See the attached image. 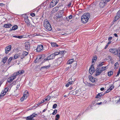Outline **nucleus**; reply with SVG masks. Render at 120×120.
Instances as JSON below:
<instances>
[{
  "label": "nucleus",
  "instance_id": "nucleus-49",
  "mask_svg": "<svg viewBox=\"0 0 120 120\" xmlns=\"http://www.w3.org/2000/svg\"><path fill=\"white\" fill-rule=\"evenodd\" d=\"M46 98H47V99H48V100H49L50 98V96H47V97Z\"/></svg>",
  "mask_w": 120,
  "mask_h": 120
},
{
  "label": "nucleus",
  "instance_id": "nucleus-16",
  "mask_svg": "<svg viewBox=\"0 0 120 120\" xmlns=\"http://www.w3.org/2000/svg\"><path fill=\"white\" fill-rule=\"evenodd\" d=\"M25 49L27 50H28L30 49V45L29 44V43L27 42H25Z\"/></svg>",
  "mask_w": 120,
  "mask_h": 120
},
{
  "label": "nucleus",
  "instance_id": "nucleus-38",
  "mask_svg": "<svg viewBox=\"0 0 120 120\" xmlns=\"http://www.w3.org/2000/svg\"><path fill=\"white\" fill-rule=\"evenodd\" d=\"M8 87H7L3 91L4 92H5L6 93L8 91Z\"/></svg>",
  "mask_w": 120,
  "mask_h": 120
},
{
  "label": "nucleus",
  "instance_id": "nucleus-40",
  "mask_svg": "<svg viewBox=\"0 0 120 120\" xmlns=\"http://www.w3.org/2000/svg\"><path fill=\"white\" fill-rule=\"evenodd\" d=\"M104 62H103L101 63H100L98 65V66L99 67H101L104 64Z\"/></svg>",
  "mask_w": 120,
  "mask_h": 120
},
{
  "label": "nucleus",
  "instance_id": "nucleus-32",
  "mask_svg": "<svg viewBox=\"0 0 120 120\" xmlns=\"http://www.w3.org/2000/svg\"><path fill=\"white\" fill-rule=\"evenodd\" d=\"M23 37V36H13V37L16 38H19V39H21Z\"/></svg>",
  "mask_w": 120,
  "mask_h": 120
},
{
  "label": "nucleus",
  "instance_id": "nucleus-5",
  "mask_svg": "<svg viewBox=\"0 0 120 120\" xmlns=\"http://www.w3.org/2000/svg\"><path fill=\"white\" fill-rule=\"evenodd\" d=\"M24 21L28 26L32 27L34 26L33 25L30 23L28 17L27 16L25 18Z\"/></svg>",
  "mask_w": 120,
  "mask_h": 120
},
{
  "label": "nucleus",
  "instance_id": "nucleus-24",
  "mask_svg": "<svg viewBox=\"0 0 120 120\" xmlns=\"http://www.w3.org/2000/svg\"><path fill=\"white\" fill-rule=\"evenodd\" d=\"M48 57H49V60L53 59L55 57L53 54H51Z\"/></svg>",
  "mask_w": 120,
  "mask_h": 120
},
{
  "label": "nucleus",
  "instance_id": "nucleus-59",
  "mask_svg": "<svg viewBox=\"0 0 120 120\" xmlns=\"http://www.w3.org/2000/svg\"><path fill=\"white\" fill-rule=\"evenodd\" d=\"M114 35L116 37H118L117 35V34L115 33L114 34Z\"/></svg>",
  "mask_w": 120,
  "mask_h": 120
},
{
  "label": "nucleus",
  "instance_id": "nucleus-60",
  "mask_svg": "<svg viewBox=\"0 0 120 120\" xmlns=\"http://www.w3.org/2000/svg\"><path fill=\"white\" fill-rule=\"evenodd\" d=\"M41 104L42 103H41V102H39L37 104V105H39Z\"/></svg>",
  "mask_w": 120,
  "mask_h": 120
},
{
  "label": "nucleus",
  "instance_id": "nucleus-2",
  "mask_svg": "<svg viewBox=\"0 0 120 120\" xmlns=\"http://www.w3.org/2000/svg\"><path fill=\"white\" fill-rule=\"evenodd\" d=\"M90 15L89 13H85L81 16V22L83 23H86L90 17Z\"/></svg>",
  "mask_w": 120,
  "mask_h": 120
},
{
  "label": "nucleus",
  "instance_id": "nucleus-33",
  "mask_svg": "<svg viewBox=\"0 0 120 120\" xmlns=\"http://www.w3.org/2000/svg\"><path fill=\"white\" fill-rule=\"evenodd\" d=\"M18 27L17 25H15L12 27V30H15L18 28Z\"/></svg>",
  "mask_w": 120,
  "mask_h": 120
},
{
  "label": "nucleus",
  "instance_id": "nucleus-29",
  "mask_svg": "<svg viewBox=\"0 0 120 120\" xmlns=\"http://www.w3.org/2000/svg\"><path fill=\"white\" fill-rule=\"evenodd\" d=\"M102 95V94L101 93L98 94L97 95L96 97V98H100Z\"/></svg>",
  "mask_w": 120,
  "mask_h": 120
},
{
  "label": "nucleus",
  "instance_id": "nucleus-48",
  "mask_svg": "<svg viewBox=\"0 0 120 120\" xmlns=\"http://www.w3.org/2000/svg\"><path fill=\"white\" fill-rule=\"evenodd\" d=\"M30 15L32 17H34L35 16V14L34 13H32Z\"/></svg>",
  "mask_w": 120,
  "mask_h": 120
},
{
  "label": "nucleus",
  "instance_id": "nucleus-4",
  "mask_svg": "<svg viewBox=\"0 0 120 120\" xmlns=\"http://www.w3.org/2000/svg\"><path fill=\"white\" fill-rule=\"evenodd\" d=\"M29 95V94L27 91H25L24 93L23 96L21 98L20 100L21 101H23L26 99Z\"/></svg>",
  "mask_w": 120,
  "mask_h": 120
},
{
  "label": "nucleus",
  "instance_id": "nucleus-39",
  "mask_svg": "<svg viewBox=\"0 0 120 120\" xmlns=\"http://www.w3.org/2000/svg\"><path fill=\"white\" fill-rule=\"evenodd\" d=\"M50 66H45L42 67H41V68H44L45 69H47L49 68V67Z\"/></svg>",
  "mask_w": 120,
  "mask_h": 120
},
{
  "label": "nucleus",
  "instance_id": "nucleus-27",
  "mask_svg": "<svg viewBox=\"0 0 120 120\" xmlns=\"http://www.w3.org/2000/svg\"><path fill=\"white\" fill-rule=\"evenodd\" d=\"M6 94V93L5 92H4L3 91H2L0 95V98H1V97L4 96Z\"/></svg>",
  "mask_w": 120,
  "mask_h": 120
},
{
  "label": "nucleus",
  "instance_id": "nucleus-11",
  "mask_svg": "<svg viewBox=\"0 0 120 120\" xmlns=\"http://www.w3.org/2000/svg\"><path fill=\"white\" fill-rule=\"evenodd\" d=\"M94 66L92 65L91 67L90 68L89 70V72L90 74L92 75L94 72Z\"/></svg>",
  "mask_w": 120,
  "mask_h": 120
},
{
  "label": "nucleus",
  "instance_id": "nucleus-7",
  "mask_svg": "<svg viewBox=\"0 0 120 120\" xmlns=\"http://www.w3.org/2000/svg\"><path fill=\"white\" fill-rule=\"evenodd\" d=\"M118 49H116L115 48H114L112 49H110L109 50V51L113 53L115 55H117L118 53Z\"/></svg>",
  "mask_w": 120,
  "mask_h": 120
},
{
  "label": "nucleus",
  "instance_id": "nucleus-30",
  "mask_svg": "<svg viewBox=\"0 0 120 120\" xmlns=\"http://www.w3.org/2000/svg\"><path fill=\"white\" fill-rule=\"evenodd\" d=\"M20 56L19 54H16L14 55V58L15 59H17V58H19Z\"/></svg>",
  "mask_w": 120,
  "mask_h": 120
},
{
  "label": "nucleus",
  "instance_id": "nucleus-1",
  "mask_svg": "<svg viewBox=\"0 0 120 120\" xmlns=\"http://www.w3.org/2000/svg\"><path fill=\"white\" fill-rule=\"evenodd\" d=\"M24 72V71L23 70L19 71L14 73L13 75V76L11 77L8 79V81L9 83L11 82L12 81L15 79L16 77V76L19 74H22Z\"/></svg>",
  "mask_w": 120,
  "mask_h": 120
},
{
  "label": "nucleus",
  "instance_id": "nucleus-23",
  "mask_svg": "<svg viewBox=\"0 0 120 120\" xmlns=\"http://www.w3.org/2000/svg\"><path fill=\"white\" fill-rule=\"evenodd\" d=\"M12 25L10 24H5L4 26L5 28H9L11 27Z\"/></svg>",
  "mask_w": 120,
  "mask_h": 120
},
{
  "label": "nucleus",
  "instance_id": "nucleus-37",
  "mask_svg": "<svg viewBox=\"0 0 120 120\" xmlns=\"http://www.w3.org/2000/svg\"><path fill=\"white\" fill-rule=\"evenodd\" d=\"M55 120H58V119L60 118V115L59 114H57L56 116Z\"/></svg>",
  "mask_w": 120,
  "mask_h": 120
},
{
  "label": "nucleus",
  "instance_id": "nucleus-31",
  "mask_svg": "<svg viewBox=\"0 0 120 120\" xmlns=\"http://www.w3.org/2000/svg\"><path fill=\"white\" fill-rule=\"evenodd\" d=\"M118 62L116 63L115 64L114 68L115 69H117L118 67Z\"/></svg>",
  "mask_w": 120,
  "mask_h": 120
},
{
  "label": "nucleus",
  "instance_id": "nucleus-8",
  "mask_svg": "<svg viewBox=\"0 0 120 120\" xmlns=\"http://www.w3.org/2000/svg\"><path fill=\"white\" fill-rule=\"evenodd\" d=\"M59 0H53L50 3V7H53L55 6L58 2Z\"/></svg>",
  "mask_w": 120,
  "mask_h": 120
},
{
  "label": "nucleus",
  "instance_id": "nucleus-19",
  "mask_svg": "<svg viewBox=\"0 0 120 120\" xmlns=\"http://www.w3.org/2000/svg\"><path fill=\"white\" fill-rule=\"evenodd\" d=\"M114 86H111L106 91V93H108L111 90H112L114 88Z\"/></svg>",
  "mask_w": 120,
  "mask_h": 120
},
{
  "label": "nucleus",
  "instance_id": "nucleus-55",
  "mask_svg": "<svg viewBox=\"0 0 120 120\" xmlns=\"http://www.w3.org/2000/svg\"><path fill=\"white\" fill-rule=\"evenodd\" d=\"M112 42V41H109L108 42V43L107 44L108 45H109V44H111V43Z\"/></svg>",
  "mask_w": 120,
  "mask_h": 120
},
{
  "label": "nucleus",
  "instance_id": "nucleus-17",
  "mask_svg": "<svg viewBox=\"0 0 120 120\" xmlns=\"http://www.w3.org/2000/svg\"><path fill=\"white\" fill-rule=\"evenodd\" d=\"M59 9V7H56L54 8L51 11L52 13H53L56 12Z\"/></svg>",
  "mask_w": 120,
  "mask_h": 120
},
{
  "label": "nucleus",
  "instance_id": "nucleus-51",
  "mask_svg": "<svg viewBox=\"0 0 120 120\" xmlns=\"http://www.w3.org/2000/svg\"><path fill=\"white\" fill-rule=\"evenodd\" d=\"M60 12L59 13H60L61 14H62L63 13H64V10H61L60 11Z\"/></svg>",
  "mask_w": 120,
  "mask_h": 120
},
{
  "label": "nucleus",
  "instance_id": "nucleus-57",
  "mask_svg": "<svg viewBox=\"0 0 120 120\" xmlns=\"http://www.w3.org/2000/svg\"><path fill=\"white\" fill-rule=\"evenodd\" d=\"M62 17V15H61L60 16L58 15L57 17V18H60Z\"/></svg>",
  "mask_w": 120,
  "mask_h": 120
},
{
  "label": "nucleus",
  "instance_id": "nucleus-45",
  "mask_svg": "<svg viewBox=\"0 0 120 120\" xmlns=\"http://www.w3.org/2000/svg\"><path fill=\"white\" fill-rule=\"evenodd\" d=\"M80 90H76L75 91H74V93L75 92V94H80V93H79V91Z\"/></svg>",
  "mask_w": 120,
  "mask_h": 120
},
{
  "label": "nucleus",
  "instance_id": "nucleus-46",
  "mask_svg": "<svg viewBox=\"0 0 120 120\" xmlns=\"http://www.w3.org/2000/svg\"><path fill=\"white\" fill-rule=\"evenodd\" d=\"M64 51H60L59 52V54H63L64 53Z\"/></svg>",
  "mask_w": 120,
  "mask_h": 120
},
{
  "label": "nucleus",
  "instance_id": "nucleus-6",
  "mask_svg": "<svg viewBox=\"0 0 120 120\" xmlns=\"http://www.w3.org/2000/svg\"><path fill=\"white\" fill-rule=\"evenodd\" d=\"M37 115V114L34 113H33L31 115L27 117L26 118V120H34L33 118L34 117H35Z\"/></svg>",
  "mask_w": 120,
  "mask_h": 120
},
{
  "label": "nucleus",
  "instance_id": "nucleus-21",
  "mask_svg": "<svg viewBox=\"0 0 120 120\" xmlns=\"http://www.w3.org/2000/svg\"><path fill=\"white\" fill-rule=\"evenodd\" d=\"M51 44L52 47H58V45L56 44V43L55 42H51Z\"/></svg>",
  "mask_w": 120,
  "mask_h": 120
},
{
  "label": "nucleus",
  "instance_id": "nucleus-43",
  "mask_svg": "<svg viewBox=\"0 0 120 120\" xmlns=\"http://www.w3.org/2000/svg\"><path fill=\"white\" fill-rule=\"evenodd\" d=\"M120 68H119V71L118 72L117 74V75H116V76L117 77V76H118L120 74Z\"/></svg>",
  "mask_w": 120,
  "mask_h": 120
},
{
  "label": "nucleus",
  "instance_id": "nucleus-28",
  "mask_svg": "<svg viewBox=\"0 0 120 120\" xmlns=\"http://www.w3.org/2000/svg\"><path fill=\"white\" fill-rule=\"evenodd\" d=\"M97 59V57L96 56H94L92 59V63H94V62L96 61Z\"/></svg>",
  "mask_w": 120,
  "mask_h": 120
},
{
  "label": "nucleus",
  "instance_id": "nucleus-9",
  "mask_svg": "<svg viewBox=\"0 0 120 120\" xmlns=\"http://www.w3.org/2000/svg\"><path fill=\"white\" fill-rule=\"evenodd\" d=\"M37 52H40L41 51L44 50L43 49V45H41L38 46L36 49Z\"/></svg>",
  "mask_w": 120,
  "mask_h": 120
},
{
  "label": "nucleus",
  "instance_id": "nucleus-26",
  "mask_svg": "<svg viewBox=\"0 0 120 120\" xmlns=\"http://www.w3.org/2000/svg\"><path fill=\"white\" fill-rule=\"evenodd\" d=\"M74 82V81H70L68 82L67 84L65 86L68 87L69 86V85L71 84L72 83H73Z\"/></svg>",
  "mask_w": 120,
  "mask_h": 120
},
{
  "label": "nucleus",
  "instance_id": "nucleus-41",
  "mask_svg": "<svg viewBox=\"0 0 120 120\" xmlns=\"http://www.w3.org/2000/svg\"><path fill=\"white\" fill-rule=\"evenodd\" d=\"M53 54L54 55V56L55 57V56L59 54V52H56L54 53H53Z\"/></svg>",
  "mask_w": 120,
  "mask_h": 120
},
{
  "label": "nucleus",
  "instance_id": "nucleus-34",
  "mask_svg": "<svg viewBox=\"0 0 120 120\" xmlns=\"http://www.w3.org/2000/svg\"><path fill=\"white\" fill-rule=\"evenodd\" d=\"M13 59V57H10L9 58L7 62L8 64H9L11 62L12 59Z\"/></svg>",
  "mask_w": 120,
  "mask_h": 120
},
{
  "label": "nucleus",
  "instance_id": "nucleus-58",
  "mask_svg": "<svg viewBox=\"0 0 120 120\" xmlns=\"http://www.w3.org/2000/svg\"><path fill=\"white\" fill-rule=\"evenodd\" d=\"M108 45L107 44L105 46V49H106L107 47H108Z\"/></svg>",
  "mask_w": 120,
  "mask_h": 120
},
{
  "label": "nucleus",
  "instance_id": "nucleus-61",
  "mask_svg": "<svg viewBox=\"0 0 120 120\" xmlns=\"http://www.w3.org/2000/svg\"><path fill=\"white\" fill-rule=\"evenodd\" d=\"M102 102H100V103H97V104L98 105H100L102 104Z\"/></svg>",
  "mask_w": 120,
  "mask_h": 120
},
{
  "label": "nucleus",
  "instance_id": "nucleus-3",
  "mask_svg": "<svg viewBox=\"0 0 120 120\" xmlns=\"http://www.w3.org/2000/svg\"><path fill=\"white\" fill-rule=\"evenodd\" d=\"M43 25L44 27L49 31H51L52 30V27L47 19H46L44 20Z\"/></svg>",
  "mask_w": 120,
  "mask_h": 120
},
{
  "label": "nucleus",
  "instance_id": "nucleus-54",
  "mask_svg": "<svg viewBox=\"0 0 120 120\" xmlns=\"http://www.w3.org/2000/svg\"><path fill=\"white\" fill-rule=\"evenodd\" d=\"M104 1H105V2H106L107 3L108 2H109L110 0H103Z\"/></svg>",
  "mask_w": 120,
  "mask_h": 120
},
{
  "label": "nucleus",
  "instance_id": "nucleus-47",
  "mask_svg": "<svg viewBox=\"0 0 120 120\" xmlns=\"http://www.w3.org/2000/svg\"><path fill=\"white\" fill-rule=\"evenodd\" d=\"M71 2H70L68 4V5H67V6L69 7H70L71 5Z\"/></svg>",
  "mask_w": 120,
  "mask_h": 120
},
{
  "label": "nucleus",
  "instance_id": "nucleus-56",
  "mask_svg": "<svg viewBox=\"0 0 120 120\" xmlns=\"http://www.w3.org/2000/svg\"><path fill=\"white\" fill-rule=\"evenodd\" d=\"M104 90V87H102L100 89V90L101 91H103Z\"/></svg>",
  "mask_w": 120,
  "mask_h": 120
},
{
  "label": "nucleus",
  "instance_id": "nucleus-36",
  "mask_svg": "<svg viewBox=\"0 0 120 120\" xmlns=\"http://www.w3.org/2000/svg\"><path fill=\"white\" fill-rule=\"evenodd\" d=\"M113 72L111 71H110L108 72V75L109 76H110L113 74Z\"/></svg>",
  "mask_w": 120,
  "mask_h": 120
},
{
  "label": "nucleus",
  "instance_id": "nucleus-10",
  "mask_svg": "<svg viewBox=\"0 0 120 120\" xmlns=\"http://www.w3.org/2000/svg\"><path fill=\"white\" fill-rule=\"evenodd\" d=\"M106 2H105L103 0H101L99 4V6L101 8H103L106 4Z\"/></svg>",
  "mask_w": 120,
  "mask_h": 120
},
{
  "label": "nucleus",
  "instance_id": "nucleus-14",
  "mask_svg": "<svg viewBox=\"0 0 120 120\" xmlns=\"http://www.w3.org/2000/svg\"><path fill=\"white\" fill-rule=\"evenodd\" d=\"M120 18V10L118 12L116 15L115 18V20H117Z\"/></svg>",
  "mask_w": 120,
  "mask_h": 120
},
{
  "label": "nucleus",
  "instance_id": "nucleus-63",
  "mask_svg": "<svg viewBox=\"0 0 120 120\" xmlns=\"http://www.w3.org/2000/svg\"><path fill=\"white\" fill-rule=\"evenodd\" d=\"M19 86H20V84H19L17 85V86H16L17 88H18L19 87Z\"/></svg>",
  "mask_w": 120,
  "mask_h": 120
},
{
  "label": "nucleus",
  "instance_id": "nucleus-64",
  "mask_svg": "<svg viewBox=\"0 0 120 120\" xmlns=\"http://www.w3.org/2000/svg\"><path fill=\"white\" fill-rule=\"evenodd\" d=\"M120 102V98L119 99V100H118L117 101V103H118L119 102Z\"/></svg>",
  "mask_w": 120,
  "mask_h": 120
},
{
  "label": "nucleus",
  "instance_id": "nucleus-42",
  "mask_svg": "<svg viewBox=\"0 0 120 120\" xmlns=\"http://www.w3.org/2000/svg\"><path fill=\"white\" fill-rule=\"evenodd\" d=\"M57 110L56 109L52 113V114L53 115H55L57 113Z\"/></svg>",
  "mask_w": 120,
  "mask_h": 120
},
{
  "label": "nucleus",
  "instance_id": "nucleus-15",
  "mask_svg": "<svg viewBox=\"0 0 120 120\" xmlns=\"http://www.w3.org/2000/svg\"><path fill=\"white\" fill-rule=\"evenodd\" d=\"M89 77L90 80L92 82H95V79L92 77L91 75H89Z\"/></svg>",
  "mask_w": 120,
  "mask_h": 120
},
{
  "label": "nucleus",
  "instance_id": "nucleus-18",
  "mask_svg": "<svg viewBox=\"0 0 120 120\" xmlns=\"http://www.w3.org/2000/svg\"><path fill=\"white\" fill-rule=\"evenodd\" d=\"M42 59H43V58H42V56L40 57H38L36 60L34 61V62L35 63H36L38 62V61H40L41 60H42Z\"/></svg>",
  "mask_w": 120,
  "mask_h": 120
},
{
  "label": "nucleus",
  "instance_id": "nucleus-12",
  "mask_svg": "<svg viewBox=\"0 0 120 120\" xmlns=\"http://www.w3.org/2000/svg\"><path fill=\"white\" fill-rule=\"evenodd\" d=\"M11 49V46L9 45L7 46L5 49V53L8 54V52L10 51Z\"/></svg>",
  "mask_w": 120,
  "mask_h": 120
},
{
  "label": "nucleus",
  "instance_id": "nucleus-13",
  "mask_svg": "<svg viewBox=\"0 0 120 120\" xmlns=\"http://www.w3.org/2000/svg\"><path fill=\"white\" fill-rule=\"evenodd\" d=\"M96 70V73L95 74L96 76H97L100 75L102 72L101 71H100V68H97Z\"/></svg>",
  "mask_w": 120,
  "mask_h": 120
},
{
  "label": "nucleus",
  "instance_id": "nucleus-22",
  "mask_svg": "<svg viewBox=\"0 0 120 120\" xmlns=\"http://www.w3.org/2000/svg\"><path fill=\"white\" fill-rule=\"evenodd\" d=\"M74 61V59H70L67 61V64H71L73 63Z\"/></svg>",
  "mask_w": 120,
  "mask_h": 120
},
{
  "label": "nucleus",
  "instance_id": "nucleus-20",
  "mask_svg": "<svg viewBox=\"0 0 120 120\" xmlns=\"http://www.w3.org/2000/svg\"><path fill=\"white\" fill-rule=\"evenodd\" d=\"M107 65L106 66L104 67L103 66L102 68H100V71L102 72L103 71H104L105 70H106L107 68Z\"/></svg>",
  "mask_w": 120,
  "mask_h": 120
},
{
  "label": "nucleus",
  "instance_id": "nucleus-35",
  "mask_svg": "<svg viewBox=\"0 0 120 120\" xmlns=\"http://www.w3.org/2000/svg\"><path fill=\"white\" fill-rule=\"evenodd\" d=\"M28 54V53L26 51H24L23 52L22 54V55L24 57L27 55Z\"/></svg>",
  "mask_w": 120,
  "mask_h": 120
},
{
  "label": "nucleus",
  "instance_id": "nucleus-44",
  "mask_svg": "<svg viewBox=\"0 0 120 120\" xmlns=\"http://www.w3.org/2000/svg\"><path fill=\"white\" fill-rule=\"evenodd\" d=\"M57 106V105L56 104H54L53 106V108L55 109Z\"/></svg>",
  "mask_w": 120,
  "mask_h": 120
},
{
  "label": "nucleus",
  "instance_id": "nucleus-25",
  "mask_svg": "<svg viewBox=\"0 0 120 120\" xmlns=\"http://www.w3.org/2000/svg\"><path fill=\"white\" fill-rule=\"evenodd\" d=\"M8 59V58L7 57H4L3 59L2 60V62L4 63V64H5V63L6 62L7 60Z\"/></svg>",
  "mask_w": 120,
  "mask_h": 120
},
{
  "label": "nucleus",
  "instance_id": "nucleus-52",
  "mask_svg": "<svg viewBox=\"0 0 120 120\" xmlns=\"http://www.w3.org/2000/svg\"><path fill=\"white\" fill-rule=\"evenodd\" d=\"M72 18V16L71 15H70L68 16V18L69 19H71Z\"/></svg>",
  "mask_w": 120,
  "mask_h": 120
},
{
  "label": "nucleus",
  "instance_id": "nucleus-62",
  "mask_svg": "<svg viewBox=\"0 0 120 120\" xmlns=\"http://www.w3.org/2000/svg\"><path fill=\"white\" fill-rule=\"evenodd\" d=\"M45 101V100H42L41 102V103H43Z\"/></svg>",
  "mask_w": 120,
  "mask_h": 120
},
{
  "label": "nucleus",
  "instance_id": "nucleus-53",
  "mask_svg": "<svg viewBox=\"0 0 120 120\" xmlns=\"http://www.w3.org/2000/svg\"><path fill=\"white\" fill-rule=\"evenodd\" d=\"M49 57H47V58L45 59H44V60H49Z\"/></svg>",
  "mask_w": 120,
  "mask_h": 120
},
{
  "label": "nucleus",
  "instance_id": "nucleus-50",
  "mask_svg": "<svg viewBox=\"0 0 120 120\" xmlns=\"http://www.w3.org/2000/svg\"><path fill=\"white\" fill-rule=\"evenodd\" d=\"M112 38L111 37H109V38L108 40L109 41H110L112 39Z\"/></svg>",
  "mask_w": 120,
  "mask_h": 120
}]
</instances>
